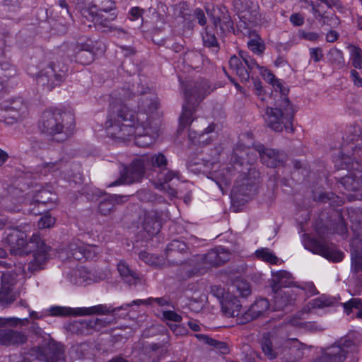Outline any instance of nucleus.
<instances>
[{"mask_svg":"<svg viewBox=\"0 0 362 362\" xmlns=\"http://www.w3.org/2000/svg\"><path fill=\"white\" fill-rule=\"evenodd\" d=\"M27 235L16 228H8L5 231L2 243L8 247L11 254L15 255H23L28 254L34 247V259L29 264L28 268L31 271H35L43 268V265L49 257L50 248L40 239L39 235H33L29 242L27 241Z\"/></svg>","mask_w":362,"mask_h":362,"instance_id":"f257e3e1","label":"nucleus"},{"mask_svg":"<svg viewBox=\"0 0 362 362\" xmlns=\"http://www.w3.org/2000/svg\"><path fill=\"white\" fill-rule=\"evenodd\" d=\"M51 195L46 189L40 190L35 195L30 192L23 194L21 189H13L11 195L0 199V227L2 228L8 226L7 218L2 214L3 209L13 212L18 211L22 204H33L37 202L45 204L54 200Z\"/></svg>","mask_w":362,"mask_h":362,"instance_id":"f03ea898","label":"nucleus"},{"mask_svg":"<svg viewBox=\"0 0 362 362\" xmlns=\"http://www.w3.org/2000/svg\"><path fill=\"white\" fill-rule=\"evenodd\" d=\"M213 90L206 80H202L194 85V89L185 90L184 95L186 103L183 105L182 112L179 120L177 129L178 134H188L190 136V124L193 121L192 115L194 110L192 107H188L189 103L194 98L196 100H203Z\"/></svg>","mask_w":362,"mask_h":362,"instance_id":"7ed1b4c3","label":"nucleus"},{"mask_svg":"<svg viewBox=\"0 0 362 362\" xmlns=\"http://www.w3.org/2000/svg\"><path fill=\"white\" fill-rule=\"evenodd\" d=\"M297 340L296 339H279L274 337H264L262 341V349L264 354L269 358L273 359L277 356L286 361L294 362L296 358L288 356V354H297L300 356V351L297 348Z\"/></svg>","mask_w":362,"mask_h":362,"instance_id":"20e7f679","label":"nucleus"},{"mask_svg":"<svg viewBox=\"0 0 362 362\" xmlns=\"http://www.w3.org/2000/svg\"><path fill=\"white\" fill-rule=\"evenodd\" d=\"M73 120V116L60 110H47L45 111L39 122V129L42 134L54 136L59 134H68V127H65V119Z\"/></svg>","mask_w":362,"mask_h":362,"instance_id":"39448f33","label":"nucleus"},{"mask_svg":"<svg viewBox=\"0 0 362 362\" xmlns=\"http://www.w3.org/2000/svg\"><path fill=\"white\" fill-rule=\"evenodd\" d=\"M305 247L313 254L320 255L329 261L338 262L344 257V254L333 244L322 243L318 240L308 239L305 242Z\"/></svg>","mask_w":362,"mask_h":362,"instance_id":"423d86ee","label":"nucleus"},{"mask_svg":"<svg viewBox=\"0 0 362 362\" xmlns=\"http://www.w3.org/2000/svg\"><path fill=\"white\" fill-rule=\"evenodd\" d=\"M49 311L52 315H75L83 316L93 314H107L115 311V308L106 305H98L89 308H71L66 307L54 306L50 308Z\"/></svg>","mask_w":362,"mask_h":362,"instance_id":"0eeeda50","label":"nucleus"},{"mask_svg":"<svg viewBox=\"0 0 362 362\" xmlns=\"http://www.w3.org/2000/svg\"><path fill=\"white\" fill-rule=\"evenodd\" d=\"M122 107L124 109L122 111V114L129 118H123L120 117L117 113H112V105H110V111L107 116V119L105 122V128H115L122 129L119 126V121L129 122L130 126L134 127L136 129L139 128L146 129V127L143 124H140L141 116L144 117V115H136L135 112L129 109L126 104L122 105Z\"/></svg>","mask_w":362,"mask_h":362,"instance_id":"6e6552de","label":"nucleus"},{"mask_svg":"<svg viewBox=\"0 0 362 362\" xmlns=\"http://www.w3.org/2000/svg\"><path fill=\"white\" fill-rule=\"evenodd\" d=\"M64 78V71L60 69L58 65L49 64L40 73L37 82L48 90H52L59 86Z\"/></svg>","mask_w":362,"mask_h":362,"instance_id":"1a4fd4ad","label":"nucleus"},{"mask_svg":"<svg viewBox=\"0 0 362 362\" xmlns=\"http://www.w3.org/2000/svg\"><path fill=\"white\" fill-rule=\"evenodd\" d=\"M332 301L325 296H320L310 301L300 311L298 315L292 317L289 323L294 327L307 328L308 322H304L305 315L312 313L316 308H321L331 305Z\"/></svg>","mask_w":362,"mask_h":362,"instance_id":"9d476101","label":"nucleus"},{"mask_svg":"<svg viewBox=\"0 0 362 362\" xmlns=\"http://www.w3.org/2000/svg\"><path fill=\"white\" fill-rule=\"evenodd\" d=\"M117 16V14L115 12L111 13L108 17H105L101 13H96L92 16V21L102 32L114 33L117 37H123L127 34V32L124 29L112 23V21H115Z\"/></svg>","mask_w":362,"mask_h":362,"instance_id":"9b49d317","label":"nucleus"},{"mask_svg":"<svg viewBox=\"0 0 362 362\" xmlns=\"http://www.w3.org/2000/svg\"><path fill=\"white\" fill-rule=\"evenodd\" d=\"M284 109L269 107L266 111V122L276 132H283L282 117L285 112L291 110L290 103L287 98H282Z\"/></svg>","mask_w":362,"mask_h":362,"instance_id":"f8f14e48","label":"nucleus"},{"mask_svg":"<svg viewBox=\"0 0 362 362\" xmlns=\"http://www.w3.org/2000/svg\"><path fill=\"white\" fill-rule=\"evenodd\" d=\"M71 256L78 260L82 258L92 259L100 252V249L95 245H85L77 240L71 243L69 246Z\"/></svg>","mask_w":362,"mask_h":362,"instance_id":"ddd939ff","label":"nucleus"},{"mask_svg":"<svg viewBox=\"0 0 362 362\" xmlns=\"http://www.w3.org/2000/svg\"><path fill=\"white\" fill-rule=\"evenodd\" d=\"M202 261L204 268L209 265L218 266L223 264L230 259V253L223 247H217L211 250L207 254L199 257Z\"/></svg>","mask_w":362,"mask_h":362,"instance_id":"4468645a","label":"nucleus"},{"mask_svg":"<svg viewBox=\"0 0 362 362\" xmlns=\"http://www.w3.org/2000/svg\"><path fill=\"white\" fill-rule=\"evenodd\" d=\"M10 117L5 119V122L7 124H12L13 122L10 121L12 119L15 122L21 120L28 115V107L22 98H16L10 102L8 106L6 107Z\"/></svg>","mask_w":362,"mask_h":362,"instance_id":"2eb2a0df","label":"nucleus"},{"mask_svg":"<svg viewBox=\"0 0 362 362\" xmlns=\"http://www.w3.org/2000/svg\"><path fill=\"white\" fill-rule=\"evenodd\" d=\"M220 302L222 310L227 317H239L241 315L243 316L244 313L242 312L239 300L230 293L223 295Z\"/></svg>","mask_w":362,"mask_h":362,"instance_id":"dca6fc26","label":"nucleus"},{"mask_svg":"<svg viewBox=\"0 0 362 362\" xmlns=\"http://www.w3.org/2000/svg\"><path fill=\"white\" fill-rule=\"evenodd\" d=\"M133 96V93L126 88H122L113 92L111 95V101L110 105H112V113H117L120 117L126 118L122 114V111L124 110L122 107V105L125 104V102ZM127 118H128L127 117Z\"/></svg>","mask_w":362,"mask_h":362,"instance_id":"f3484780","label":"nucleus"},{"mask_svg":"<svg viewBox=\"0 0 362 362\" xmlns=\"http://www.w3.org/2000/svg\"><path fill=\"white\" fill-rule=\"evenodd\" d=\"M270 309L268 300L265 298L257 300L250 308V309L243 314V320H240V323H244L259 316L265 314Z\"/></svg>","mask_w":362,"mask_h":362,"instance_id":"a211bd4d","label":"nucleus"},{"mask_svg":"<svg viewBox=\"0 0 362 362\" xmlns=\"http://www.w3.org/2000/svg\"><path fill=\"white\" fill-rule=\"evenodd\" d=\"M9 279V274L3 276L0 290V306H6L12 303L18 297L17 293L13 290V284Z\"/></svg>","mask_w":362,"mask_h":362,"instance_id":"6ab92c4d","label":"nucleus"},{"mask_svg":"<svg viewBox=\"0 0 362 362\" xmlns=\"http://www.w3.org/2000/svg\"><path fill=\"white\" fill-rule=\"evenodd\" d=\"M144 174V163L141 160H136L126 170L124 175V182L132 184L139 182Z\"/></svg>","mask_w":362,"mask_h":362,"instance_id":"aec40b11","label":"nucleus"},{"mask_svg":"<svg viewBox=\"0 0 362 362\" xmlns=\"http://www.w3.org/2000/svg\"><path fill=\"white\" fill-rule=\"evenodd\" d=\"M257 151L262 163L268 167L275 168L280 163L281 154L272 148H267L263 146H258Z\"/></svg>","mask_w":362,"mask_h":362,"instance_id":"412c9836","label":"nucleus"},{"mask_svg":"<svg viewBox=\"0 0 362 362\" xmlns=\"http://www.w3.org/2000/svg\"><path fill=\"white\" fill-rule=\"evenodd\" d=\"M26 337L21 332L0 329V344L5 346L18 345L25 343Z\"/></svg>","mask_w":362,"mask_h":362,"instance_id":"4be33fe9","label":"nucleus"},{"mask_svg":"<svg viewBox=\"0 0 362 362\" xmlns=\"http://www.w3.org/2000/svg\"><path fill=\"white\" fill-rule=\"evenodd\" d=\"M344 349L340 346L328 348L317 362H342L345 358Z\"/></svg>","mask_w":362,"mask_h":362,"instance_id":"5701e85b","label":"nucleus"},{"mask_svg":"<svg viewBox=\"0 0 362 362\" xmlns=\"http://www.w3.org/2000/svg\"><path fill=\"white\" fill-rule=\"evenodd\" d=\"M144 229L149 234L158 233L160 228V221L156 212H150L146 215L143 222Z\"/></svg>","mask_w":362,"mask_h":362,"instance_id":"b1692460","label":"nucleus"},{"mask_svg":"<svg viewBox=\"0 0 362 362\" xmlns=\"http://www.w3.org/2000/svg\"><path fill=\"white\" fill-rule=\"evenodd\" d=\"M117 270L121 277L129 284H134L138 279L137 274L132 270L127 263L119 261L117 264Z\"/></svg>","mask_w":362,"mask_h":362,"instance_id":"393cba45","label":"nucleus"},{"mask_svg":"<svg viewBox=\"0 0 362 362\" xmlns=\"http://www.w3.org/2000/svg\"><path fill=\"white\" fill-rule=\"evenodd\" d=\"M230 68L240 77L242 81H247L249 78V72L243 66L240 57L232 56L229 60Z\"/></svg>","mask_w":362,"mask_h":362,"instance_id":"a878e982","label":"nucleus"},{"mask_svg":"<svg viewBox=\"0 0 362 362\" xmlns=\"http://www.w3.org/2000/svg\"><path fill=\"white\" fill-rule=\"evenodd\" d=\"M30 356L34 358L33 361L36 359L42 361H46L45 362H64V356L62 354L57 353L51 358H47L46 356V351L45 349L41 348L32 349Z\"/></svg>","mask_w":362,"mask_h":362,"instance_id":"bb28decb","label":"nucleus"},{"mask_svg":"<svg viewBox=\"0 0 362 362\" xmlns=\"http://www.w3.org/2000/svg\"><path fill=\"white\" fill-rule=\"evenodd\" d=\"M239 56L247 65L248 69H250L251 71H255L257 69L258 71V74H260L262 77H264L265 74L269 71L267 68L259 66L247 54V52L240 51Z\"/></svg>","mask_w":362,"mask_h":362,"instance_id":"cd10ccee","label":"nucleus"},{"mask_svg":"<svg viewBox=\"0 0 362 362\" xmlns=\"http://www.w3.org/2000/svg\"><path fill=\"white\" fill-rule=\"evenodd\" d=\"M76 53L77 61L82 64H89L94 60V52L88 45H83Z\"/></svg>","mask_w":362,"mask_h":362,"instance_id":"c85d7f7f","label":"nucleus"},{"mask_svg":"<svg viewBox=\"0 0 362 362\" xmlns=\"http://www.w3.org/2000/svg\"><path fill=\"white\" fill-rule=\"evenodd\" d=\"M341 185L350 191H356L362 186V179L361 176L355 175L354 176L349 175L341 178Z\"/></svg>","mask_w":362,"mask_h":362,"instance_id":"c756f323","label":"nucleus"},{"mask_svg":"<svg viewBox=\"0 0 362 362\" xmlns=\"http://www.w3.org/2000/svg\"><path fill=\"white\" fill-rule=\"evenodd\" d=\"M347 49L350 53V61L356 69H362V49L355 45H349Z\"/></svg>","mask_w":362,"mask_h":362,"instance_id":"7c9ffc66","label":"nucleus"},{"mask_svg":"<svg viewBox=\"0 0 362 362\" xmlns=\"http://www.w3.org/2000/svg\"><path fill=\"white\" fill-rule=\"evenodd\" d=\"M272 279L276 285H279L283 287L289 286L292 283L291 274L284 270L273 273Z\"/></svg>","mask_w":362,"mask_h":362,"instance_id":"2f4dec72","label":"nucleus"},{"mask_svg":"<svg viewBox=\"0 0 362 362\" xmlns=\"http://www.w3.org/2000/svg\"><path fill=\"white\" fill-rule=\"evenodd\" d=\"M255 255L258 259L272 264H277L279 262L278 257L268 248L262 247L257 250Z\"/></svg>","mask_w":362,"mask_h":362,"instance_id":"473e14b6","label":"nucleus"},{"mask_svg":"<svg viewBox=\"0 0 362 362\" xmlns=\"http://www.w3.org/2000/svg\"><path fill=\"white\" fill-rule=\"evenodd\" d=\"M263 78L271 83L274 88L275 91H279L281 94V99L283 98H286L285 95L287 93V89L284 87L282 83L279 79H276L273 74L269 70L268 72L265 74V76Z\"/></svg>","mask_w":362,"mask_h":362,"instance_id":"72a5a7b5","label":"nucleus"},{"mask_svg":"<svg viewBox=\"0 0 362 362\" xmlns=\"http://www.w3.org/2000/svg\"><path fill=\"white\" fill-rule=\"evenodd\" d=\"M312 9L315 18L322 24H327L331 27H336L339 24V19L337 16H325L322 14L315 6H313Z\"/></svg>","mask_w":362,"mask_h":362,"instance_id":"f704fd0d","label":"nucleus"},{"mask_svg":"<svg viewBox=\"0 0 362 362\" xmlns=\"http://www.w3.org/2000/svg\"><path fill=\"white\" fill-rule=\"evenodd\" d=\"M344 312L349 315L353 308L358 310L357 316L362 317V299L361 298H351L349 301L343 304Z\"/></svg>","mask_w":362,"mask_h":362,"instance_id":"c9c22d12","label":"nucleus"},{"mask_svg":"<svg viewBox=\"0 0 362 362\" xmlns=\"http://www.w3.org/2000/svg\"><path fill=\"white\" fill-rule=\"evenodd\" d=\"M247 44L249 49L256 54H262L264 50V42L258 35H255Z\"/></svg>","mask_w":362,"mask_h":362,"instance_id":"e433bc0d","label":"nucleus"},{"mask_svg":"<svg viewBox=\"0 0 362 362\" xmlns=\"http://www.w3.org/2000/svg\"><path fill=\"white\" fill-rule=\"evenodd\" d=\"M233 286L242 297H247L251 293L250 284L243 279H237L233 283Z\"/></svg>","mask_w":362,"mask_h":362,"instance_id":"4c0bfd02","label":"nucleus"},{"mask_svg":"<svg viewBox=\"0 0 362 362\" xmlns=\"http://www.w3.org/2000/svg\"><path fill=\"white\" fill-rule=\"evenodd\" d=\"M202 35L204 46L214 48L218 47L217 39L214 33H211L208 28H205L204 32Z\"/></svg>","mask_w":362,"mask_h":362,"instance_id":"58836bf2","label":"nucleus"},{"mask_svg":"<svg viewBox=\"0 0 362 362\" xmlns=\"http://www.w3.org/2000/svg\"><path fill=\"white\" fill-rule=\"evenodd\" d=\"M329 59L332 64L337 65L339 68H341L344 65V58L343 52L338 49H334L329 52Z\"/></svg>","mask_w":362,"mask_h":362,"instance_id":"ea45409f","label":"nucleus"},{"mask_svg":"<svg viewBox=\"0 0 362 362\" xmlns=\"http://www.w3.org/2000/svg\"><path fill=\"white\" fill-rule=\"evenodd\" d=\"M153 302L157 303L158 305H160V306H164V305H169V302L167 300L164 299V298H149L147 300H146L145 301L143 300H140V299L133 300L131 304H127V305H125V306L126 307H129V306H130L132 305H139L144 304V303L151 304Z\"/></svg>","mask_w":362,"mask_h":362,"instance_id":"a19ab883","label":"nucleus"},{"mask_svg":"<svg viewBox=\"0 0 362 362\" xmlns=\"http://www.w3.org/2000/svg\"><path fill=\"white\" fill-rule=\"evenodd\" d=\"M206 302V296H202L199 299H192L189 302V308L194 313H199L204 307Z\"/></svg>","mask_w":362,"mask_h":362,"instance_id":"79ce46f5","label":"nucleus"},{"mask_svg":"<svg viewBox=\"0 0 362 362\" xmlns=\"http://www.w3.org/2000/svg\"><path fill=\"white\" fill-rule=\"evenodd\" d=\"M218 23H220V28L223 30H229L230 28H232L233 23L228 16H223V19H221L219 17L214 18V25L217 26Z\"/></svg>","mask_w":362,"mask_h":362,"instance_id":"37998d69","label":"nucleus"},{"mask_svg":"<svg viewBox=\"0 0 362 362\" xmlns=\"http://www.w3.org/2000/svg\"><path fill=\"white\" fill-rule=\"evenodd\" d=\"M55 218L49 214L43 215L38 221L40 228H47L52 227L55 223Z\"/></svg>","mask_w":362,"mask_h":362,"instance_id":"c03bdc74","label":"nucleus"},{"mask_svg":"<svg viewBox=\"0 0 362 362\" xmlns=\"http://www.w3.org/2000/svg\"><path fill=\"white\" fill-rule=\"evenodd\" d=\"M116 200V195L110 197V199L104 200L100 203L99 210L103 214H107L111 211L113 208L112 200Z\"/></svg>","mask_w":362,"mask_h":362,"instance_id":"a18cd8bd","label":"nucleus"},{"mask_svg":"<svg viewBox=\"0 0 362 362\" xmlns=\"http://www.w3.org/2000/svg\"><path fill=\"white\" fill-rule=\"evenodd\" d=\"M167 250L172 252H183L187 250V245L182 241L173 240L168 245Z\"/></svg>","mask_w":362,"mask_h":362,"instance_id":"49530a36","label":"nucleus"},{"mask_svg":"<svg viewBox=\"0 0 362 362\" xmlns=\"http://www.w3.org/2000/svg\"><path fill=\"white\" fill-rule=\"evenodd\" d=\"M347 133L353 136H362V120L348 127Z\"/></svg>","mask_w":362,"mask_h":362,"instance_id":"de8ad7c7","label":"nucleus"},{"mask_svg":"<svg viewBox=\"0 0 362 362\" xmlns=\"http://www.w3.org/2000/svg\"><path fill=\"white\" fill-rule=\"evenodd\" d=\"M151 163L153 166L163 168L167 165V159L162 153H158L152 157Z\"/></svg>","mask_w":362,"mask_h":362,"instance_id":"09e8293b","label":"nucleus"},{"mask_svg":"<svg viewBox=\"0 0 362 362\" xmlns=\"http://www.w3.org/2000/svg\"><path fill=\"white\" fill-rule=\"evenodd\" d=\"M351 266L355 272L362 270V255H359L354 252L351 254Z\"/></svg>","mask_w":362,"mask_h":362,"instance_id":"8fccbe9b","label":"nucleus"},{"mask_svg":"<svg viewBox=\"0 0 362 362\" xmlns=\"http://www.w3.org/2000/svg\"><path fill=\"white\" fill-rule=\"evenodd\" d=\"M288 300L286 297H284L278 294L274 298V310H279L283 309L288 303Z\"/></svg>","mask_w":362,"mask_h":362,"instance_id":"3c124183","label":"nucleus"},{"mask_svg":"<svg viewBox=\"0 0 362 362\" xmlns=\"http://www.w3.org/2000/svg\"><path fill=\"white\" fill-rule=\"evenodd\" d=\"M175 177H177V174L175 172L169 171L166 173L164 181L163 182L156 183L155 185H156L157 188L160 189H165V185Z\"/></svg>","mask_w":362,"mask_h":362,"instance_id":"603ef678","label":"nucleus"},{"mask_svg":"<svg viewBox=\"0 0 362 362\" xmlns=\"http://www.w3.org/2000/svg\"><path fill=\"white\" fill-rule=\"evenodd\" d=\"M163 316L165 320L176 322H180L182 320V317L172 310L163 311Z\"/></svg>","mask_w":362,"mask_h":362,"instance_id":"864d4df0","label":"nucleus"},{"mask_svg":"<svg viewBox=\"0 0 362 362\" xmlns=\"http://www.w3.org/2000/svg\"><path fill=\"white\" fill-rule=\"evenodd\" d=\"M300 37L308 41L315 42L320 38V35L315 32H300Z\"/></svg>","mask_w":362,"mask_h":362,"instance_id":"5fc2aeb1","label":"nucleus"},{"mask_svg":"<svg viewBox=\"0 0 362 362\" xmlns=\"http://www.w3.org/2000/svg\"><path fill=\"white\" fill-rule=\"evenodd\" d=\"M310 54L315 62H320L323 57L322 50L320 47L310 49Z\"/></svg>","mask_w":362,"mask_h":362,"instance_id":"6e6d98bb","label":"nucleus"},{"mask_svg":"<svg viewBox=\"0 0 362 362\" xmlns=\"http://www.w3.org/2000/svg\"><path fill=\"white\" fill-rule=\"evenodd\" d=\"M115 8V3L112 0H103L101 1L100 11L105 13L110 12Z\"/></svg>","mask_w":362,"mask_h":362,"instance_id":"4d7b16f0","label":"nucleus"},{"mask_svg":"<svg viewBox=\"0 0 362 362\" xmlns=\"http://www.w3.org/2000/svg\"><path fill=\"white\" fill-rule=\"evenodd\" d=\"M143 11L139 7L132 8L129 11V20L134 21L139 19L141 16Z\"/></svg>","mask_w":362,"mask_h":362,"instance_id":"13d9d810","label":"nucleus"},{"mask_svg":"<svg viewBox=\"0 0 362 362\" xmlns=\"http://www.w3.org/2000/svg\"><path fill=\"white\" fill-rule=\"evenodd\" d=\"M290 21L295 26L302 25L304 23V18L300 13H293L290 17Z\"/></svg>","mask_w":362,"mask_h":362,"instance_id":"bf43d9fd","label":"nucleus"},{"mask_svg":"<svg viewBox=\"0 0 362 362\" xmlns=\"http://www.w3.org/2000/svg\"><path fill=\"white\" fill-rule=\"evenodd\" d=\"M350 74L354 85L362 87V78L359 76V74L355 69H352Z\"/></svg>","mask_w":362,"mask_h":362,"instance_id":"052dcab7","label":"nucleus"},{"mask_svg":"<svg viewBox=\"0 0 362 362\" xmlns=\"http://www.w3.org/2000/svg\"><path fill=\"white\" fill-rule=\"evenodd\" d=\"M19 2L18 0H5L4 6L8 11H13L18 7Z\"/></svg>","mask_w":362,"mask_h":362,"instance_id":"680f3d73","label":"nucleus"},{"mask_svg":"<svg viewBox=\"0 0 362 362\" xmlns=\"http://www.w3.org/2000/svg\"><path fill=\"white\" fill-rule=\"evenodd\" d=\"M194 16L201 25H204L206 23V19L203 11L200 8H197L194 11Z\"/></svg>","mask_w":362,"mask_h":362,"instance_id":"e2e57ef3","label":"nucleus"},{"mask_svg":"<svg viewBox=\"0 0 362 362\" xmlns=\"http://www.w3.org/2000/svg\"><path fill=\"white\" fill-rule=\"evenodd\" d=\"M254 88L255 90V94L259 96L262 100H264L263 98V87L262 82L259 80L254 81Z\"/></svg>","mask_w":362,"mask_h":362,"instance_id":"0e129e2a","label":"nucleus"},{"mask_svg":"<svg viewBox=\"0 0 362 362\" xmlns=\"http://www.w3.org/2000/svg\"><path fill=\"white\" fill-rule=\"evenodd\" d=\"M20 322H21V320L20 318H17V317H8V318L0 317V326H3V325H5L8 323L16 325Z\"/></svg>","mask_w":362,"mask_h":362,"instance_id":"69168bd1","label":"nucleus"},{"mask_svg":"<svg viewBox=\"0 0 362 362\" xmlns=\"http://www.w3.org/2000/svg\"><path fill=\"white\" fill-rule=\"evenodd\" d=\"M339 38V34L334 30H330L326 35V40L328 42H334Z\"/></svg>","mask_w":362,"mask_h":362,"instance_id":"338daca9","label":"nucleus"},{"mask_svg":"<svg viewBox=\"0 0 362 362\" xmlns=\"http://www.w3.org/2000/svg\"><path fill=\"white\" fill-rule=\"evenodd\" d=\"M248 1L249 0H235V4L239 10L244 11L249 7Z\"/></svg>","mask_w":362,"mask_h":362,"instance_id":"774afa93","label":"nucleus"}]
</instances>
